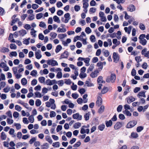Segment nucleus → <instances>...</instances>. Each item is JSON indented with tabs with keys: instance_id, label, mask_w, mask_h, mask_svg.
I'll return each instance as SVG.
<instances>
[{
	"instance_id": "obj_4",
	"label": "nucleus",
	"mask_w": 149,
	"mask_h": 149,
	"mask_svg": "<svg viewBox=\"0 0 149 149\" xmlns=\"http://www.w3.org/2000/svg\"><path fill=\"white\" fill-rule=\"evenodd\" d=\"M116 79V76L114 74H111V75L110 78L109 77H108L106 79V81L107 82H111L113 83L114 82Z\"/></svg>"
},
{
	"instance_id": "obj_17",
	"label": "nucleus",
	"mask_w": 149,
	"mask_h": 149,
	"mask_svg": "<svg viewBox=\"0 0 149 149\" xmlns=\"http://www.w3.org/2000/svg\"><path fill=\"white\" fill-rule=\"evenodd\" d=\"M102 103V100L101 97L98 96L97 97V100L96 102V104L98 106H100Z\"/></svg>"
},
{
	"instance_id": "obj_36",
	"label": "nucleus",
	"mask_w": 149,
	"mask_h": 149,
	"mask_svg": "<svg viewBox=\"0 0 149 149\" xmlns=\"http://www.w3.org/2000/svg\"><path fill=\"white\" fill-rule=\"evenodd\" d=\"M38 80L41 83H45V78L43 77H39Z\"/></svg>"
},
{
	"instance_id": "obj_52",
	"label": "nucleus",
	"mask_w": 149,
	"mask_h": 149,
	"mask_svg": "<svg viewBox=\"0 0 149 149\" xmlns=\"http://www.w3.org/2000/svg\"><path fill=\"white\" fill-rule=\"evenodd\" d=\"M67 35L66 34H60L58 35V37L60 39H62L66 37Z\"/></svg>"
},
{
	"instance_id": "obj_27",
	"label": "nucleus",
	"mask_w": 149,
	"mask_h": 149,
	"mask_svg": "<svg viewBox=\"0 0 149 149\" xmlns=\"http://www.w3.org/2000/svg\"><path fill=\"white\" fill-rule=\"evenodd\" d=\"M27 33L26 31L24 29H22L19 31V35L24 36Z\"/></svg>"
},
{
	"instance_id": "obj_48",
	"label": "nucleus",
	"mask_w": 149,
	"mask_h": 149,
	"mask_svg": "<svg viewBox=\"0 0 149 149\" xmlns=\"http://www.w3.org/2000/svg\"><path fill=\"white\" fill-rule=\"evenodd\" d=\"M52 146L55 148H57L59 147L60 143L59 142H57L53 143L52 144Z\"/></svg>"
},
{
	"instance_id": "obj_8",
	"label": "nucleus",
	"mask_w": 149,
	"mask_h": 149,
	"mask_svg": "<svg viewBox=\"0 0 149 149\" xmlns=\"http://www.w3.org/2000/svg\"><path fill=\"white\" fill-rule=\"evenodd\" d=\"M141 54L144 56L149 58V51H147L146 48H144L142 50Z\"/></svg>"
},
{
	"instance_id": "obj_31",
	"label": "nucleus",
	"mask_w": 149,
	"mask_h": 149,
	"mask_svg": "<svg viewBox=\"0 0 149 149\" xmlns=\"http://www.w3.org/2000/svg\"><path fill=\"white\" fill-rule=\"evenodd\" d=\"M68 54L67 52H64L62 54L61 58H66L68 56Z\"/></svg>"
},
{
	"instance_id": "obj_26",
	"label": "nucleus",
	"mask_w": 149,
	"mask_h": 149,
	"mask_svg": "<svg viewBox=\"0 0 149 149\" xmlns=\"http://www.w3.org/2000/svg\"><path fill=\"white\" fill-rule=\"evenodd\" d=\"M90 58H89L87 57L85 58L84 61L86 64V66H88L90 65Z\"/></svg>"
},
{
	"instance_id": "obj_37",
	"label": "nucleus",
	"mask_w": 149,
	"mask_h": 149,
	"mask_svg": "<svg viewBox=\"0 0 149 149\" xmlns=\"http://www.w3.org/2000/svg\"><path fill=\"white\" fill-rule=\"evenodd\" d=\"M41 149H47L49 148V145L47 143H45L41 146Z\"/></svg>"
},
{
	"instance_id": "obj_23",
	"label": "nucleus",
	"mask_w": 149,
	"mask_h": 149,
	"mask_svg": "<svg viewBox=\"0 0 149 149\" xmlns=\"http://www.w3.org/2000/svg\"><path fill=\"white\" fill-rule=\"evenodd\" d=\"M66 31V29L65 28H61L60 27H58L57 30V31L59 33H64Z\"/></svg>"
},
{
	"instance_id": "obj_46",
	"label": "nucleus",
	"mask_w": 149,
	"mask_h": 149,
	"mask_svg": "<svg viewBox=\"0 0 149 149\" xmlns=\"http://www.w3.org/2000/svg\"><path fill=\"white\" fill-rule=\"evenodd\" d=\"M104 107L103 105H102L101 106L100 109L98 110V112L100 113H101L103 112L104 111Z\"/></svg>"
},
{
	"instance_id": "obj_28",
	"label": "nucleus",
	"mask_w": 149,
	"mask_h": 149,
	"mask_svg": "<svg viewBox=\"0 0 149 149\" xmlns=\"http://www.w3.org/2000/svg\"><path fill=\"white\" fill-rule=\"evenodd\" d=\"M81 124L79 122H77L74 123L73 125V127L75 129H78L81 126Z\"/></svg>"
},
{
	"instance_id": "obj_20",
	"label": "nucleus",
	"mask_w": 149,
	"mask_h": 149,
	"mask_svg": "<svg viewBox=\"0 0 149 149\" xmlns=\"http://www.w3.org/2000/svg\"><path fill=\"white\" fill-rule=\"evenodd\" d=\"M127 9L128 11L132 12L135 10V7L134 5L131 4L128 6Z\"/></svg>"
},
{
	"instance_id": "obj_51",
	"label": "nucleus",
	"mask_w": 149,
	"mask_h": 149,
	"mask_svg": "<svg viewBox=\"0 0 149 149\" xmlns=\"http://www.w3.org/2000/svg\"><path fill=\"white\" fill-rule=\"evenodd\" d=\"M85 85L86 86L90 87L92 86L93 85V84L90 82L88 81H86L85 82Z\"/></svg>"
},
{
	"instance_id": "obj_39",
	"label": "nucleus",
	"mask_w": 149,
	"mask_h": 149,
	"mask_svg": "<svg viewBox=\"0 0 149 149\" xmlns=\"http://www.w3.org/2000/svg\"><path fill=\"white\" fill-rule=\"evenodd\" d=\"M53 19L54 21L55 22H56L58 23H60V20L59 17L57 16H54L53 17Z\"/></svg>"
},
{
	"instance_id": "obj_10",
	"label": "nucleus",
	"mask_w": 149,
	"mask_h": 149,
	"mask_svg": "<svg viewBox=\"0 0 149 149\" xmlns=\"http://www.w3.org/2000/svg\"><path fill=\"white\" fill-rule=\"evenodd\" d=\"M99 16L100 17V20L102 21L105 22L107 21V19L104 16V14L103 12L100 11L99 13Z\"/></svg>"
},
{
	"instance_id": "obj_22",
	"label": "nucleus",
	"mask_w": 149,
	"mask_h": 149,
	"mask_svg": "<svg viewBox=\"0 0 149 149\" xmlns=\"http://www.w3.org/2000/svg\"><path fill=\"white\" fill-rule=\"evenodd\" d=\"M16 15H14L12 17L13 20L11 21V25L13 26L14 24H15L18 20V19L17 18H15Z\"/></svg>"
},
{
	"instance_id": "obj_25",
	"label": "nucleus",
	"mask_w": 149,
	"mask_h": 149,
	"mask_svg": "<svg viewBox=\"0 0 149 149\" xmlns=\"http://www.w3.org/2000/svg\"><path fill=\"white\" fill-rule=\"evenodd\" d=\"M6 135L5 133L2 132L1 134V138L2 140H5L6 138Z\"/></svg>"
},
{
	"instance_id": "obj_40",
	"label": "nucleus",
	"mask_w": 149,
	"mask_h": 149,
	"mask_svg": "<svg viewBox=\"0 0 149 149\" xmlns=\"http://www.w3.org/2000/svg\"><path fill=\"white\" fill-rule=\"evenodd\" d=\"M30 39V38H29L27 39H24V41H23V43L26 45H28L29 43V40Z\"/></svg>"
},
{
	"instance_id": "obj_16",
	"label": "nucleus",
	"mask_w": 149,
	"mask_h": 149,
	"mask_svg": "<svg viewBox=\"0 0 149 149\" xmlns=\"http://www.w3.org/2000/svg\"><path fill=\"white\" fill-rule=\"evenodd\" d=\"M37 31L35 30L34 28H32L30 32V34L32 36V37L36 38V37L37 35L36 33Z\"/></svg>"
},
{
	"instance_id": "obj_62",
	"label": "nucleus",
	"mask_w": 149,
	"mask_h": 149,
	"mask_svg": "<svg viewBox=\"0 0 149 149\" xmlns=\"http://www.w3.org/2000/svg\"><path fill=\"white\" fill-rule=\"evenodd\" d=\"M85 31L87 34H89L91 32V30L89 27H86L85 29Z\"/></svg>"
},
{
	"instance_id": "obj_55",
	"label": "nucleus",
	"mask_w": 149,
	"mask_h": 149,
	"mask_svg": "<svg viewBox=\"0 0 149 149\" xmlns=\"http://www.w3.org/2000/svg\"><path fill=\"white\" fill-rule=\"evenodd\" d=\"M37 74V71L36 70H33L30 73V74L33 76H36Z\"/></svg>"
},
{
	"instance_id": "obj_45",
	"label": "nucleus",
	"mask_w": 149,
	"mask_h": 149,
	"mask_svg": "<svg viewBox=\"0 0 149 149\" xmlns=\"http://www.w3.org/2000/svg\"><path fill=\"white\" fill-rule=\"evenodd\" d=\"M112 122L111 120H110L108 121H107L106 122V126L107 127L111 126L112 125Z\"/></svg>"
},
{
	"instance_id": "obj_1",
	"label": "nucleus",
	"mask_w": 149,
	"mask_h": 149,
	"mask_svg": "<svg viewBox=\"0 0 149 149\" xmlns=\"http://www.w3.org/2000/svg\"><path fill=\"white\" fill-rule=\"evenodd\" d=\"M90 127L89 124H87L86 125H83L81 128L80 130V133L81 134H84L86 133L88 134L90 132V130L88 128Z\"/></svg>"
},
{
	"instance_id": "obj_35",
	"label": "nucleus",
	"mask_w": 149,
	"mask_h": 149,
	"mask_svg": "<svg viewBox=\"0 0 149 149\" xmlns=\"http://www.w3.org/2000/svg\"><path fill=\"white\" fill-rule=\"evenodd\" d=\"M28 119L30 123H33L34 121V119L33 115H31L29 116Z\"/></svg>"
},
{
	"instance_id": "obj_59",
	"label": "nucleus",
	"mask_w": 149,
	"mask_h": 149,
	"mask_svg": "<svg viewBox=\"0 0 149 149\" xmlns=\"http://www.w3.org/2000/svg\"><path fill=\"white\" fill-rule=\"evenodd\" d=\"M56 77L58 78H61L62 77V74L61 72H58L56 75Z\"/></svg>"
},
{
	"instance_id": "obj_57",
	"label": "nucleus",
	"mask_w": 149,
	"mask_h": 149,
	"mask_svg": "<svg viewBox=\"0 0 149 149\" xmlns=\"http://www.w3.org/2000/svg\"><path fill=\"white\" fill-rule=\"evenodd\" d=\"M34 19V16L33 14H31L29 16L27 19L29 20H32Z\"/></svg>"
},
{
	"instance_id": "obj_34",
	"label": "nucleus",
	"mask_w": 149,
	"mask_h": 149,
	"mask_svg": "<svg viewBox=\"0 0 149 149\" xmlns=\"http://www.w3.org/2000/svg\"><path fill=\"white\" fill-rule=\"evenodd\" d=\"M62 49V47L60 45H58L56 48L55 51L56 53L58 52Z\"/></svg>"
},
{
	"instance_id": "obj_63",
	"label": "nucleus",
	"mask_w": 149,
	"mask_h": 149,
	"mask_svg": "<svg viewBox=\"0 0 149 149\" xmlns=\"http://www.w3.org/2000/svg\"><path fill=\"white\" fill-rule=\"evenodd\" d=\"M108 91V88L107 87H104L101 91V93L102 94H104L106 93Z\"/></svg>"
},
{
	"instance_id": "obj_53",
	"label": "nucleus",
	"mask_w": 149,
	"mask_h": 149,
	"mask_svg": "<svg viewBox=\"0 0 149 149\" xmlns=\"http://www.w3.org/2000/svg\"><path fill=\"white\" fill-rule=\"evenodd\" d=\"M41 104V101L39 99H37L35 102L36 105L37 107L40 106Z\"/></svg>"
},
{
	"instance_id": "obj_14",
	"label": "nucleus",
	"mask_w": 149,
	"mask_h": 149,
	"mask_svg": "<svg viewBox=\"0 0 149 149\" xmlns=\"http://www.w3.org/2000/svg\"><path fill=\"white\" fill-rule=\"evenodd\" d=\"M123 125V123L120 122H117L115 125L114 128L115 130H118Z\"/></svg>"
},
{
	"instance_id": "obj_21",
	"label": "nucleus",
	"mask_w": 149,
	"mask_h": 149,
	"mask_svg": "<svg viewBox=\"0 0 149 149\" xmlns=\"http://www.w3.org/2000/svg\"><path fill=\"white\" fill-rule=\"evenodd\" d=\"M94 68V65L93 64H91L87 70V72L89 73L92 71Z\"/></svg>"
},
{
	"instance_id": "obj_56",
	"label": "nucleus",
	"mask_w": 149,
	"mask_h": 149,
	"mask_svg": "<svg viewBox=\"0 0 149 149\" xmlns=\"http://www.w3.org/2000/svg\"><path fill=\"white\" fill-rule=\"evenodd\" d=\"M81 144V143L80 141H78L73 146V147L74 148H77L80 146Z\"/></svg>"
},
{
	"instance_id": "obj_5",
	"label": "nucleus",
	"mask_w": 149,
	"mask_h": 149,
	"mask_svg": "<svg viewBox=\"0 0 149 149\" xmlns=\"http://www.w3.org/2000/svg\"><path fill=\"white\" fill-rule=\"evenodd\" d=\"M112 58L113 62L115 63H118L120 58L118 54L117 53L115 52H114L113 53Z\"/></svg>"
},
{
	"instance_id": "obj_9",
	"label": "nucleus",
	"mask_w": 149,
	"mask_h": 149,
	"mask_svg": "<svg viewBox=\"0 0 149 149\" xmlns=\"http://www.w3.org/2000/svg\"><path fill=\"white\" fill-rule=\"evenodd\" d=\"M73 118L75 119H77V120H81L82 119V116L80 115L79 113L74 114L72 115Z\"/></svg>"
},
{
	"instance_id": "obj_44",
	"label": "nucleus",
	"mask_w": 149,
	"mask_h": 149,
	"mask_svg": "<svg viewBox=\"0 0 149 149\" xmlns=\"http://www.w3.org/2000/svg\"><path fill=\"white\" fill-rule=\"evenodd\" d=\"M131 136L133 138H136L138 137V134L135 132H133L131 133Z\"/></svg>"
},
{
	"instance_id": "obj_13",
	"label": "nucleus",
	"mask_w": 149,
	"mask_h": 149,
	"mask_svg": "<svg viewBox=\"0 0 149 149\" xmlns=\"http://www.w3.org/2000/svg\"><path fill=\"white\" fill-rule=\"evenodd\" d=\"M99 71L97 70H96L90 74V76L93 78L96 77L98 75Z\"/></svg>"
},
{
	"instance_id": "obj_47",
	"label": "nucleus",
	"mask_w": 149,
	"mask_h": 149,
	"mask_svg": "<svg viewBox=\"0 0 149 149\" xmlns=\"http://www.w3.org/2000/svg\"><path fill=\"white\" fill-rule=\"evenodd\" d=\"M104 55L106 57H108L109 54V52L107 50H104L103 51Z\"/></svg>"
},
{
	"instance_id": "obj_54",
	"label": "nucleus",
	"mask_w": 149,
	"mask_h": 149,
	"mask_svg": "<svg viewBox=\"0 0 149 149\" xmlns=\"http://www.w3.org/2000/svg\"><path fill=\"white\" fill-rule=\"evenodd\" d=\"M35 96L37 97L40 98L42 97V95L41 93L38 92H36L35 93Z\"/></svg>"
},
{
	"instance_id": "obj_50",
	"label": "nucleus",
	"mask_w": 149,
	"mask_h": 149,
	"mask_svg": "<svg viewBox=\"0 0 149 149\" xmlns=\"http://www.w3.org/2000/svg\"><path fill=\"white\" fill-rule=\"evenodd\" d=\"M87 76V74L86 73L83 72H81L79 74V76L81 78H84L86 77Z\"/></svg>"
},
{
	"instance_id": "obj_18",
	"label": "nucleus",
	"mask_w": 149,
	"mask_h": 149,
	"mask_svg": "<svg viewBox=\"0 0 149 149\" xmlns=\"http://www.w3.org/2000/svg\"><path fill=\"white\" fill-rule=\"evenodd\" d=\"M19 67H14L13 68V70L14 74L16 75V77L17 79H19V74L17 73V69Z\"/></svg>"
},
{
	"instance_id": "obj_33",
	"label": "nucleus",
	"mask_w": 149,
	"mask_h": 149,
	"mask_svg": "<svg viewBox=\"0 0 149 149\" xmlns=\"http://www.w3.org/2000/svg\"><path fill=\"white\" fill-rule=\"evenodd\" d=\"M9 49L6 47H3L0 50V51L1 52L5 53L6 52H9Z\"/></svg>"
},
{
	"instance_id": "obj_12",
	"label": "nucleus",
	"mask_w": 149,
	"mask_h": 149,
	"mask_svg": "<svg viewBox=\"0 0 149 149\" xmlns=\"http://www.w3.org/2000/svg\"><path fill=\"white\" fill-rule=\"evenodd\" d=\"M64 17L65 18V19L63 22L65 23H68L70 19V14L68 13H66L65 14Z\"/></svg>"
},
{
	"instance_id": "obj_7",
	"label": "nucleus",
	"mask_w": 149,
	"mask_h": 149,
	"mask_svg": "<svg viewBox=\"0 0 149 149\" xmlns=\"http://www.w3.org/2000/svg\"><path fill=\"white\" fill-rule=\"evenodd\" d=\"M137 123V121L136 120H133L130 121L127 124L126 127L127 128H131L134 126Z\"/></svg>"
},
{
	"instance_id": "obj_41",
	"label": "nucleus",
	"mask_w": 149,
	"mask_h": 149,
	"mask_svg": "<svg viewBox=\"0 0 149 149\" xmlns=\"http://www.w3.org/2000/svg\"><path fill=\"white\" fill-rule=\"evenodd\" d=\"M90 114V112H88L85 114L84 116V118H85V120H89Z\"/></svg>"
},
{
	"instance_id": "obj_19",
	"label": "nucleus",
	"mask_w": 149,
	"mask_h": 149,
	"mask_svg": "<svg viewBox=\"0 0 149 149\" xmlns=\"http://www.w3.org/2000/svg\"><path fill=\"white\" fill-rule=\"evenodd\" d=\"M135 100V98L132 96L126 98L127 102L129 104L134 101Z\"/></svg>"
},
{
	"instance_id": "obj_3",
	"label": "nucleus",
	"mask_w": 149,
	"mask_h": 149,
	"mask_svg": "<svg viewBox=\"0 0 149 149\" xmlns=\"http://www.w3.org/2000/svg\"><path fill=\"white\" fill-rule=\"evenodd\" d=\"M47 63L49 65H50L52 67L57 66L58 65L57 61L53 59H49L46 61Z\"/></svg>"
},
{
	"instance_id": "obj_29",
	"label": "nucleus",
	"mask_w": 149,
	"mask_h": 149,
	"mask_svg": "<svg viewBox=\"0 0 149 149\" xmlns=\"http://www.w3.org/2000/svg\"><path fill=\"white\" fill-rule=\"evenodd\" d=\"M113 43L114 45L116 46L119 45L120 43V42L119 41H118L116 38L113 39L112 40Z\"/></svg>"
},
{
	"instance_id": "obj_60",
	"label": "nucleus",
	"mask_w": 149,
	"mask_h": 149,
	"mask_svg": "<svg viewBox=\"0 0 149 149\" xmlns=\"http://www.w3.org/2000/svg\"><path fill=\"white\" fill-rule=\"evenodd\" d=\"M81 36H77L75 37H74V38L73 39V42H76L77 40H81L80 38H81Z\"/></svg>"
},
{
	"instance_id": "obj_61",
	"label": "nucleus",
	"mask_w": 149,
	"mask_h": 149,
	"mask_svg": "<svg viewBox=\"0 0 149 149\" xmlns=\"http://www.w3.org/2000/svg\"><path fill=\"white\" fill-rule=\"evenodd\" d=\"M56 113L54 111H51L50 112V116L51 118L54 117L56 116Z\"/></svg>"
},
{
	"instance_id": "obj_64",
	"label": "nucleus",
	"mask_w": 149,
	"mask_h": 149,
	"mask_svg": "<svg viewBox=\"0 0 149 149\" xmlns=\"http://www.w3.org/2000/svg\"><path fill=\"white\" fill-rule=\"evenodd\" d=\"M39 39L41 40H43L44 39V36L42 33H40L38 35Z\"/></svg>"
},
{
	"instance_id": "obj_49",
	"label": "nucleus",
	"mask_w": 149,
	"mask_h": 149,
	"mask_svg": "<svg viewBox=\"0 0 149 149\" xmlns=\"http://www.w3.org/2000/svg\"><path fill=\"white\" fill-rule=\"evenodd\" d=\"M105 125L104 124H101L100 125H99L98 127V129L99 130H100V131H102L105 128Z\"/></svg>"
},
{
	"instance_id": "obj_11",
	"label": "nucleus",
	"mask_w": 149,
	"mask_h": 149,
	"mask_svg": "<svg viewBox=\"0 0 149 149\" xmlns=\"http://www.w3.org/2000/svg\"><path fill=\"white\" fill-rule=\"evenodd\" d=\"M40 50L39 49L38 50L35 52V55L37 59H39L41 58L42 56Z\"/></svg>"
},
{
	"instance_id": "obj_43",
	"label": "nucleus",
	"mask_w": 149,
	"mask_h": 149,
	"mask_svg": "<svg viewBox=\"0 0 149 149\" xmlns=\"http://www.w3.org/2000/svg\"><path fill=\"white\" fill-rule=\"evenodd\" d=\"M21 82L22 85H25L27 84V81L25 78H23L21 79Z\"/></svg>"
},
{
	"instance_id": "obj_24",
	"label": "nucleus",
	"mask_w": 149,
	"mask_h": 149,
	"mask_svg": "<svg viewBox=\"0 0 149 149\" xmlns=\"http://www.w3.org/2000/svg\"><path fill=\"white\" fill-rule=\"evenodd\" d=\"M39 26L40 27L44 29L46 28V25L45 23L42 21L40 22Z\"/></svg>"
},
{
	"instance_id": "obj_2",
	"label": "nucleus",
	"mask_w": 149,
	"mask_h": 149,
	"mask_svg": "<svg viewBox=\"0 0 149 149\" xmlns=\"http://www.w3.org/2000/svg\"><path fill=\"white\" fill-rule=\"evenodd\" d=\"M145 35L144 34H142L141 35L139 38L140 40V43L142 45L144 46L146 44L147 41L145 39Z\"/></svg>"
},
{
	"instance_id": "obj_6",
	"label": "nucleus",
	"mask_w": 149,
	"mask_h": 149,
	"mask_svg": "<svg viewBox=\"0 0 149 149\" xmlns=\"http://www.w3.org/2000/svg\"><path fill=\"white\" fill-rule=\"evenodd\" d=\"M57 83V81L55 79L51 80L48 79L45 81V84L48 86H51Z\"/></svg>"
},
{
	"instance_id": "obj_15",
	"label": "nucleus",
	"mask_w": 149,
	"mask_h": 149,
	"mask_svg": "<svg viewBox=\"0 0 149 149\" xmlns=\"http://www.w3.org/2000/svg\"><path fill=\"white\" fill-rule=\"evenodd\" d=\"M146 91H142L139 92L137 95V96L139 98H141V97H146V95L145 94Z\"/></svg>"
},
{
	"instance_id": "obj_30",
	"label": "nucleus",
	"mask_w": 149,
	"mask_h": 149,
	"mask_svg": "<svg viewBox=\"0 0 149 149\" xmlns=\"http://www.w3.org/2000/svg\"><path fill=\"white\" fill-rule=\"evenodd\" d=\"M97 66L98 67L99 70H102L103 68V63L101 62H99L97 63Z\"/></svg>"
},
{
	"instance_id": "obj_32",
	"label": "nucleus",
	"mask_w": 149,
	"mask_h": 149,
	"mask_svg": "<svg viewBox=\"0 0 149 149\" xmlns=\"http://www.w3.org/2000/svg\"><path fill=\"white\" fill-rule=\"evenodd\" d=\"M45 139L46 141H48L50 143L52 144V140L49 136H46Z\"/></svg>"
},
{
	"instance_id": "obj_38",
	"label": "nucleus",
	"mask_w": 149,
	"mask_h": 149,
	"mask_svg": "<svg viewBox=\"0 0 149 149\" xmlns=\"http://www.w3.org/2000/svg\"><path fill=\"white\" fill-rule=\"evenodd\" d=\"M14 36H13V34L12 33H10L8 38V40H10L12 42H15L14 39H13Z\"/></svg>"
},
{
	"instance_id": "obj_42",
	"label": "nucleus",
	"mask_w": 149,
	"mask_h": 149,
	"mask_svg": "<svg viewBox=\"0 0 149 149\" xmlns=\"http://www.w3.org/2000/svg\"><path fill=\"white\" fill-rule=\"evenodd\" d=\"M50 36L53 39H54L56 38L57 36V34L54 32H51L50 33Z\"/></svg>"
},
{
	"instance_id": "obj_58",
	"label": "nucleus",
	"mask_w": 149,
	"mask_h": 149,
	"mask_svg": "<svg viewBox=\"0 0 149 149\" xmlns=\"http://www.w3.org/2000/svg\"><path fill=\"white\" fill-rule=\"evenodd\" d=\"M43 16V14L40 13L37 14L36 15V19H40Z\"/></svg>"
}]
</instances>
